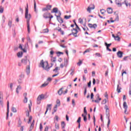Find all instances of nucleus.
<instances>
[{
	"label": "nucleus",
	"mask_w": 131,
	"mask_h": 131,
	"mask_svg": "<svg viewBox=\"0 0 131 131\" xmlns=\"http://www.w3.org/2000/svg\"><path fill=\"white\" fill-rule=\"evenodd\" d=\"M95 9V5H93L92 7H88L87 9L88 12H89V13H91V10H94Z\"/></svg>",
	"instance_id": "16"
},
{
	"label": "nucleus",
	"mask_w": 131,
	"mask_h": 131,
	"mask_svg": "<svg viewBox=\"0 0 131 131\" xmlns=\"http://www.w3.org/2000/svg\"><path fill=\"white\" fill-rule=\"evenodd\" d=\"M124 109H127V104H126V102H124L123 104Z\"/></svg>",
	"instance_id": "27"
},
{
	"label": "nucleus",
	"mask_w": 131,
	"mask_h": 131,
	"mask_svg": "<svg viewBox=\"0 0 131 131\" xmlns=\"http://www.w3.org/2000/svg\"><path fill=\"white\" fill-rule=\"evenodd\" d=\"M72 103L73 107H74V106H75V101L74 100V99H72Z\"/></svg>",
	"instance_id": "55"
},
{
	"label": "nucleus",
	"mask_w": 131,
	"mask_h": 131,
	"mask_svg": "<svg viewBox=\"0 0 131 131\" xmlns=\"http://www.w3.org/2000/svg\"><path fill=\"white\" fill-rule=\"evenodd\" d=\"M18 82L19 84H21V83H23V80L21 78L18 79Z\"/></svg>",
	"instance_id": "37"
},
{
	"label": "nucleus",
	"mask_w": 131,
	"mask_h": 131,
	"mask_svg": "<svg viewBox=\"0 0 131 131\" xmlns=\"http://www.w3.org/2000/svg\"><path fill=\"white\" fill-rule=\"evenodd\" d=\"M117 56L118 57V58H122V57H123V52L120 51H118L117 53Z\"/></svg>",
	"instance_id": "7"
},
{
	"label": "nucleus",
	"mask_w": 131,
	"mask_h": 131,
	"mask_svg": "<svg viewBox=\"0 0 131 131\" xmlns=\"http://www.w3.org/2000/svg\"><path fill=\"white\" fill-rule=\"evenodd\" d=\"M58 15H57V14H55V16L56 17H59V16H61V11H60L59 10L57 12Z\"/></svg>",
	"instance_id": "36"
},
{
	"label": "nucleus",
	"mask_w": 131,
	"mask_h": 131,
	"mask_svg": "<svg viewBox=\"0 0 131 131\" xmlns=\"http://www.w3.org/2000/svg\"><path fill=\"white\" fill-rule=\"evenodd\" d=\"M71 18V15H65L64 16V19H70Z\"/></svg>",
	"instance_id": "43"
},
{
	"label": "nucleus",
	"mask_w": 131,
	"mask_h": 131,
	"mask_svg": "<svg viewBox=\"0 0 131 131\" xmlns=\"http://www.w3.org/2000/svg\"><path fill=\"white\" fill-rule=\"evenodd\" d=\"M31 120H32V117H30L29 119V121L28 122V123H30V122H31Z\"/></svg>",
	"instance_id": "59"
},
{
	"label": "nucleus",
	"mask_w": 131,
	"mask_h": 131,
	"mask_svg": "<svg viewBox=\"0 0 131 131\" xmlns=\"http://www.w3.org/2000/svg\"><path fill=\"white\" fill-rule=\"evenodd\" d=\"M27 62H29V64H30V61H29V59L27 58V57H26L21 60V63L24 64V65H26L27 64Z\"/></svg>",
	"instance_id": "5"
},
{
	"label": "nucleus",
	"mask_w": 131,
	"mask_h": 131,
	"mask_svg": "<svg viewBox=\"0 0 131 131\" xmlns=\"http://www.w3.org/2000/svg\"><path fill=\"white\" fill-rule=\"evenodd\" d=\"M91 99L93 100L94 99V93H92L91 94Z\"/></svg>",
	"instance_id": "63"
},
{
	"label": "nucleus",
	"mask_w": 131,
	"mask_h": 131,
	"mask_svg": "<svg viewBox=\"0 0 131 131\" xmlns=\"http://www.w3.org/2000/svg\"><path fill=\"white\" fill-rule=\"evenodd\" d=\"M9 101H7V116L9 115Z\"/></svg>",
	"instance_id": "33"
},
{
	"label": "nucleus",
	"mask_w": 131,
	"mask_h": 131,
	"mask_svg": "<svg viewBox=\"0 0 131 131\" xmlns=\"http://www.w3.org/2000/svg\"><path fill=\"white\" fill-rule=\"evenodd\" d=\"M58 8H54L52 10V11H51V13H58Z\"/></svg>",
	"instance_id": "17"
},
{
	"label": "nucleus",
	"mask_w": 131,
	"mask_h": 131,
	"mask_svg": "<svg viewBox=\"0 0 131 131\" xmlns=\"http://www.w3.org/2000/svg\"><path fill=\"white\" fill-rule=\"evenodd\" d=\"M59 70V68L56 67L55 69L53 70L54 72H55L56 73H59V72L58 71Z\"/></svg>",
	"instance_id": "29"
},
{
	"label": "nucleus",
	"mask_w": 131,
	"mask_h": 131,
	"mask_svg": "<svg viewBox=\"0 0 131 131\" xmlns=\"http://www.w3.org/2000/svg\"><path fill=\"white\" fill-rule=\"evenodd\" d=\"M57 18V21H58V22H59V23H63V19H62V17H61V16H56Z\"/></svg>",
	"instance_id": "11"
},
{
	"label": "nucleus",
	"mask_w": 131,
	"mask_h": 131,
	"mask_svg": "<svg viewBox=\"0 0 131 131\" xmlns=\"http://www.w3.org/2000/svg\"><path fill=\"white\" fill-rule=\"evenodd\" d=\"M96 56H97V57H101V54L99 53H95Z\"/></svg>",
	"instance_id": "64"
},
{
	"label": "nucleus",
	"mask_w": 131,
	"mask_h": 131,
	"mask_svg": "<svg viewBox=\"0 0 131 131\" xmlns=\"http://www.w3.org/2000/svg\"><path fill=\"white\" fill-rule=\"evenodd\" d=\"M79 22L80 24H82L83 23V20L81 18H79Z\"/></svg>",
	"instance_id": "54"
},
{
	"label": "nucleus",
	"mask_w": 131,
	"mask_h": 131,
	"mask_svg": "<svg viewBox=\"0 0 131 131\" xmlns=\"http://www.w3.org/2000/svg\"><path fill=\"white\" fill-rule=\"evenodd\" d=\"M80 121H81V117H79L77 121L78 123H80Z\"/></svg>",
	"instance_id": "51"
},
{
	"label": "nucleus",
	"mask_w": 131,
	"mask_h": 131,
	"mask_svg": "<svg viewBox=\"0 0 131 131\" xmlns=\"http://www.w3.org/2000/svg\"><path fill=\"white\" fill-rule=\"evenodd\" d=\"M28 101V99L27 98V97H25V99H24V103H27Z\"/></svg>",
	"instance_id": "45"
},
{
	"label": "nucleus",
	"mask_w": 131,
	"mask_h": 131,
	"mask_svg": "<svg viewBox=\"0 0 131 131\" xmlns=\"http://www.w3.org/2000/svg\"><path fill=\"white\" fill-rule=\"evenodd\" d=\"M55 106H57V107H60V106H61V102L59 99H57L56 100V104Z\"/></svg>",
	"instance_id": "13"
},
{
	"label": "nucleus",
	"mask_w": 131,
	"mask_h": 131,
	"mask_svg": "<svg viewBox=\"0 0 131 131\" xmlns=\"http://www.w3.org/2000/svg\"><path fill=\"white\" fill-rule=\"evenodd\" d=\"M34 126V123H32L31 124L29 131L32 130V129H33Z\"/></svg>",
	"instance_id": "30"
},
{
	"label": "nucleus",
	"mask_w": 131,
	"mask_h": 131,
	"mask_svg": "<svg viewBox=\"0 0 131 131\" xmlns=\"http://www.w3.org/2000/svg\"><path fill=\"white\" fill-rule=\"evenodd\" d=\"M38 98H39V99L41 100H43L45 99V95H43V94H41L39 95Z\"/></svg>",
	"instance_id": "24"
},
{
	"label": "nucleus",
	"mask_w": 131,
	"mask_h": 131,
	"mask_svg": "<svg viewBox=\"0 0 131 131\" xmlns=\"http://www.w3.org/2000/svg\"><path fill=\"white\" fill-rule=\"evenodd\" d=\"M66 125V124H65V122L63 121V122H61V127H62V128H64Z\"/></svg>",
	"instance_id": "39"
},
{
	"label": "nucleus",
	"mask_w": 131,
	"mask_h": 131,
	"mask_svg": "<svg viewBox=\"0 0 131 131\" xmlns=\"http://www.w3.org/2000/svg\"><path fill=\"white\" fill-rule=\"evenodd\" d=\"M70 71H71L70 75L72 76H73V74H74L73 73H74V67H72Z\"/></svg>",
	"instance_id": "20"
},
{
	"label": "nucleus",
	"mask_w": 131,
	"mask_h": 131,
	"mask_svg": "<svg viewBox=\"0 0 131 131\" xmlns=\"http://www.w3.org/2000/svg\"><path fill=\"white\" fill-rule=\"evenodd\" d=\"M26 73L27 75H29V74H30V65L27 67Z\"/></svg>",
	"instance_id": "10"
},
{
	"label": "nucleus",
	"mask_w": 131,
	"mask_h": 131,
	"mask_svg": "<svg viewBox=\"0 0 131 131\" xmlns=\"http://www.w3.org/2000/svg\"><path fill=\"white\" fill-rule=\"evenodd\" d=\"M115 40H117L118 41H120V37H119V36L117 35L116 37H115Z\"/></svg>",
	"instance_id": "32"
},
{
	"label": "nucleus",
	"mask_w": 131,
	"mask_h": 131,
	"mask_svg": "<svg viewBox=\"0 0 131 131\" xmlns=\"http://www.w3.org/2000/svg\"><path fill=\"white\" fill-rule=\"evenodd\" d=\"M63 88H60L57 92V93L59 96H61L62 94H63Z\"/></svg>",
	"instance_id": "12"
},
{
	"label": "nucleus",
	"mask_w": 131,
	"mask_h": 131,
	"mask_svg": "<svg viewBox=\"0 0 131 131\" xmlns=\"http://www.w3.org/2000/svg\"><path fill=\"white\" fill-rule=\"evenodd\" d=\"M108 119V122H107V127H109V125H110V117L107 118Z\"/></svg>",
	"instance_id": "56"
},
{
	"label": "nucleus",
	"mask_w": 131,
	"mask_h": 131,
	"mask_svg": "<svg viewBox=\"0 0 131 131\" xmlns=\"http://www.w3.org/2000/svg\"><path fill=\"white\" fill-rule=\"evenodd\" d=\"M27 40L30 43H32V41H31V39H30V37L29 36L27 37Z\"/></svg>",
	"instance_id": "44"
},
{
	"label": "nucleus",
	"mask_w": 131,
	"mask_h": 131,
	"mask_svg": "<svg viewBox=\"0 0 131 131\" xmlns=\"http://www.w3.org/2000/svg\"><path fill=\"white\" fill-rule=\"evenodd\" d=\"M13 85H14V84L13 83H10L8 84V88H10V91H13Z\"/></svg>",
	"instance_id": "15"
},
{
	"label": "nucleus",
	"mask_w": 131,
	"mask_h": 131,
	"mask_svg": "<svg viewBox=\"0 0 131 131\" xmlns=\"http://www.w3.org/2000/svg\"><path fill=\"white\" fill-rule=\"evenodd\" d=\"M41 101V99H40V98L37 97V104H40Z\"/></svg>",
	"instance_id": "40"
},
{
	"label": "nucleus",
	"mask_w": 131,
	"mask_h": 131,
	"mask_svg": "<svg viewBox=\"0 0 131 131\" xmlns=\"http://www.w3.org/2000/svg\"><path fill=\"white\" fill-rule=\"evenodd\" d=\"M51 15V13H49V12H45L43 14V18H45V19H48L49 18H50V16Z\"/></svg>",
	"instance_id": "6"
},
{
	"label": "nucleus",
	"mask_w": 131,
	"mask_h": 131,
	"mask_svg": "<svg viewBox=\"0 0 131 131\" xmlns=\"http://www.w3.org/2000/svg\"><path fill=\"white\" fill-rule=\"evenodd\" d=\"M107 12L108 14H112V12H113L112 8H107Z\"/></svg>",
	"instance_id": "19"
},
{
	"label": "nucleus",
	"mask_w": 131,
	"mask_h": 131,
	"mask_svg": "<svg viewBox=\"0 0 131 131\" xmlns=\"http://www.w3.org/2000/svg\"><path fill=\"white\" fill-rule=\"evenodd\" d=\"M104 109H105L106 110V117L107 118H109V117H110V111H109V107H108V106H107V105H105Z\"/></svg>",
	"instance_id": "3"
},
{
	"label": "nucleus",
	"mask_w": 131,
	"mask_h": 131,
	"mask_svg": "<svg viewBox=\"0 0 131 131\" xmlns=\"http://www.w3.org/2000/svg\"><path fill=\"white\" fill-rule=\"evenodd\" d=\"M40 65L44 70L49 71L50 67H49V62L48 61H43V60H41L40 63Z\"/></svg>",
	"instance_id": "2"
},
{
	"label": "nucleus",
	"mask_w": 131,
	"mask_h": 131,
	"mask_svg": "<svg viewBox=\"0 0 131 131\" xmlns=\"http://www.w3.org/2000/svg\"><path fill=\"white\" fill-rule=\"evenodd\" d=\"M4 13V7L0 6V14H3Z\"/></svg>",
	"instance_id": "34"
},
{
	"label": "nucleus",
	"mask_w": 131,
	"mask_h": 131,
	"mask_svg": "<svg viewBox=\"0 0 131 131\" xmlns=\"http://www.w3.org/2000/svg\"><path fill=\"white\" fill-rule=\"evenodd\" d=\"M34 9L35 10V12H37V10H36V3L35 2V0H34Z\"/></svg>",
	"instance_id": "26"
},
{
	"label": "nucleus",
	"mask_w": 131,
	"mask_h": 131,
	"mask_svg": "<svg viewBox=\"0 0 131 131\" xmlns=\"http://www.w3.org/2000/svg\"><path fill=\"white\" fill-rule=\"evenodd\" d=\"M39 128H40V131L42 130V124H41V123L40 124Z\"/></svg>",
	"instance_id": "62"
},
{
	"label": "nucleus",
	"mask_w": 131,
	"mask_h": 131,
	"mask_svg": "<svg viewBox=\"0 0 131 131\" xmlns=\"http://www.w3.org/2000/svg\"><path fill=\"white\" fill-rule=\"evenodd\" d=\"M74 31V32H72V33L70 34L69 35H74L75 36V37H77V33H78V31H77L76 29H73V30H72V31Z\"/></svg>",
	"instance_id": "4"
},
{
	"label": "nucleus",
	"mask_w": 131,
	"mask_h": 131,
	"mask_svg": "<svg viewBox=\"0 0 131 131\" xmlns=\"http://www.w3.org/2000/svg\"><path fill=\"white\" fill-rule=\"evenodd\" d=\"M86 53H90V50H89V49L86 50L83 52V55H84V54H85Z\"/></svg>",
	"instance_id": "61"
},
{
	"label": "nucleus",
	"mask_w": 131,
	"mask_h": 131,
	"mask_svg": "<svg viewBox=\"0 0 131 131\" xmlns=\"http://www.w3.org/2000/svg\"><path fill=\"white\" fill-rule=\"evenodd\" d=\"M89 27L90 28H94V29H96L97 28V24H88Z\"/></svg>",
	"instance_id": "8"
},
{
	"label": "nucleus",
	"mask_w": 131,
	"mask_h": 131,
	"mask_svg": "<svg viewBox=\"0 0 131 131\" xmlns=\"http://www.w3.org/2000/svg\"><path fill=\"white\" fill-rule=\"evenodd\" d=\"M19 49H20V50H21V51H23L24 53H27V51L25 49H23V47H22V45H21V44L19 45Z\"/></svg>",
	"instance_id": "14"
},
{
	"label": "nucleus",
	"mask_w": 131,
	"mask_h": 131,
	"mask_svg": "<svg viewBox=\"0 0 131 131\" xmlns=\"http://www.w3.org/2000/svg\"><path fill=\"white\" fill-rule=\"evenodd\" d=\"M106 103H107V99H104L102 102V104H106Z\"/></svg>",
	"instance_id": "57"
},
{
	"label": "nucleus",
	"mask_w": 131,
	"mask_h": 131,
	"mask_svg": "<svg viewBox=\"0 0 131 131\" xmlns=\"http://www.w3.org/2000/svg\"><path fill=\"white\" fill-rule=\"evenodd\" d=\"M25 75L24 74H21L19 75V77L20 78H21V79L24 78Z\"/></svg>",
	"instance_id": "50"
},
{
	"label": "nucleus",
	"mask_w": 131,
	"mask_h": 131,
	"mask_svg": "<svg viewBox=\"0 0 131 131\" xmlns=\"http://www.w3.org/2000/svg\"><path fill=\"white\" fill-rule=\"evenodd\" d=\"M56 61V57H52L51 58V61L53 62L54 63H55Z\"/></svg>",
	"instance_id": "49"
},
{
	"label": "nucleus",
	"mask_w": 131,
	"mask_h": 131,
	"mask_svg": "<svg viewBox=\"0 0 131 131\" xmlns=\"http://www.w3.org/2000/svg\"><path fill=\"white\" fill-rule=\"evenodd\" d=\"M53 110L54 112H56L57 110H58V106H57V105H55L53 108Z\"/></svg>",
	"instance_id": "48"
},
{
	"label": "nucleus",
	"mask_w": 131,
	"mask_h": 131,
	"mask_svg": "<svg viewBox=\"0 0 131 131\" xmlns=\"http://www.w3.org/2000/svg\"><path fill=\"white\" fill-rule=\"evenodd\" d=\"M46 8H47V10L48 11H50V10H51V9L52 8V5H47Z\"/></svg>",
	"instance_id": "42"
},
{
	"label": "nucleus",
	"mask_w": 131,
	"mask_h": 131,
	"mask_svg": "<svg viewBox=\"0 0 131 131\" xmlns=\"http://www.w3.org/2000/svg\"><path fill=\"white\" fill-rule=\"evenodd\" d=\"M26 116H27L28 117H29V111L28 110L26 111Z\"/></svg>",
	"instance_id": "58"
},
{
	"label": "nucleus",
	"mask_w": 131,
	"mask_h": 131,
	"mask_svg": "<svg viewBox=\"0 0 131 131\" xmlns=\"http://www.w3.org/2000/svg\"><path fill=\"white\" fill-rule=\"evenodd\" d=\"M115 3L118 7H121V3H119V1L116 0Z\"/></svg>",
	"instance_id": "31"
},
{
	"label": "nucleus",
	"mask_w": 131,
	"mask_h": 131,
	"mask_svg": "<svg viewBox=\"0 0 131 131\" xmlns=\"http://www.w3.org/2000/svg\"><path fill=\"white\" fill-rule=\"evenodd\" d=\"M11 111H12V112H14V113H16V112H17V109H16L15 107H12Z\"/></svg>",
	"instance_id": "28"
},
{
	"label": "nucleus",
	"mask_w": 131,
	"mask_h": 131,
	"mask_svg": "<svg viewBox=\"0 0 131 131\" xmlns=\"http://www.w3.org/2000/svg\"><path fill=\"white\" fill-rule=\"evenodd\" d=\"M25 18L27 19V25L28 33H30V26L29 25V21L31 19V14H28V4H27V8L25 12Z\"/></svg>",
	"instance_id": "1"
},
{
	"label": "nucleus",
	"mask_w": 131,
	"mask_h": 131,
	"mask_svg": "<svg viewBox=\"0 0 131 131\" xmlns=\"http://www.w3.org/2000/svg\"><path fill=\"white\" fill-rule=\"evenodd\" d=\"M51 109H52V104H48L46 111L45 112V114H47V113H48V111H49V110H51Z\"/></svg>",
	"instance_id": "9"
},
{
	"label": "nucleus",
	"mask_w": 131,
	"mask_h": 131,
	"mask_svg": "<svg viewBox=\"0 0 131 131\" xmlns=\"http://www.w3.org/2000/svg\"><path fill=\"white\" fill-rule=\"evenodd\" d=\"M100 13L101 14H102V15H104V14L106 13V10H105L104 9H101L100 10Z\"/></svg>",
	"instance_id": "38"
},
{
	"label": "nucleus",
	"mask_w": 131,
	"mask_h": 131,
	"mask_svg": "<svg viewBox=\"0 0 131 131\" xmlns=\"http://www.w3.org/2000/svg\"><path fill=\"white\" fill-rule=\"evenodd\" d=\"M55 128H56V129H59V124H57V123H55Z\"/></svg>",
	"instance_id": "53"
},
{
	"label": "nucleus",
	"mask_w": 131,
	"mask_h": 131,
	"mask_svg": "<svg viewBox=\"0 0 131 131\" xmlns=\"http://www.w3.org/2000/svg\"><path fill=\"white\" fill-rule=\"evenodd\" d=\"M21 89H22L21 86H20V85L17 86L16 89V92L17 93V94H19V91H18V90H21Z\"/></svg>",
	"instance_id": "23"
},
{
	"label": "nucleus",
	"mask_w": 131,
	"mask_h": 131,
	"mask_svg": "<svg viewBox=\"0 0 131 131\" xmlns=\"http://www.w3.org/2000/svg\"><path fill=\"white\" fill-rule=\"evenodd\" d=\"M30 104H29V108L30 110V112L31 111V106L32 105V103H31V101H30Z\"/></svg>",
	"instance_id": "47"
},
{
	"label": "nucleus",
	"mask_w": 131,
	"mask_h": 131,
	"mask_svg": "<svg viewBox=\"0 0 131 131\" xmlns=\"http://www.w3.org/2000/svg\"><path fill=\"white\" fill-rule=\"evenodd\" d=\"M81 64H82V61L79 60V61L77 63V65L78 66H80V65H81Z\"/></svg>",
	"instance_id": "52"
},
{
	"label": "nucleus",
	"mask_w": 131,
	"mask_h": 131,
	"mask_svg": "<svg viewBox=\"0 0 131 131\" xmlns=\"http://www.w3.org/2000/svg\"><path fill=\"white\" fill-rule=\"evenodd\" d=\"M84 113L86 115V114H88V113L86 112V107H84Z\"/></svg>",
	"instance_id": "60"
},
{
	"label": "nucleus",
	"mask_w": 131,
	"mask_h": 131,
	"mask_svg": "<svg viewBox=\"0 0 131 131\" xmlns=\"http://www.w3.org/2000/svg\"><path fill=\"white\" fill-rule=\"evenodd\" d=\"M101 100H102V98H99V100H98V98H97L96 100H94V102H95V103H98V104H99V103H100V101H101Z\"/></svg>",
	"instance_id": "41"
},
{
	"label": "nucleus",
	"mask_w": 131,
	"mask_h": 131,
	"mask_svg": "<svg viewBox=\"0 0 131 131\" xmlns=\"http://www.w3.org/2000/svg\"><path fill=\"white\" fill-rule=\"evenodd\" d=\"M48 84H49V82H45L44 83H43L41 85V88H45V87L47 86V85H48Z\"/></svg>",
	"instance_id": "22"
},
{
	"label": "nucleus",
	"mask_w": 131,
	"mask_h": 131,
	"mask_svg": "<svg viewBox=\"0 0 131 131\" xmlns=\"http://www.w3.org/2000/svg\"><path fill=\"white\" fill-rule=\"evenodd\" d=\"M120 90H121V88H119V85H117V91L118 93H120V92H121V91H120Z\"/></svg>",
	"instance_id": "35"
},
{
	"label": "nucleus",
	"mask_w": 131,
	"mask_h": 131,
	"mask_svg": "<svg viewBox=\"0 0 131 131\" xmlns=\"http://www.w3.org/2000/svg\"><path fill=\"white\" fill-rule=\"evenodd\" d=\"M104 45H105V46H106V48H109L111 46L112 44L111 43L108 44V43H107V42H105Z\"/></svg>",
	"instance_id": "46"
},
{
	"label": "nucleus",
	"mask_w": 131,
	"mask_h": 131,
	"mask_svg": "<svg viewBox=\"0 0 131 131\" xmlns=\"http://www.w3.org/2000/svg\"><path fill=\"white\" fill-rule=\"evenodd\" d=\"M4 100V95H3V93H0V101H3Z\"/></svg>",
	"instance_id": "25"
},
{
	"label": "nucleus",
	"mask_w": 131,
	"mask_h": 131,
	"mask_svg": "<svg viewBox=\"0 0 131 131\" xmlns=\"http://www.w3.org/2000/svg\"><path fill=\"white\" fill-rule=\"evenodd\" d=\"M17 55L18 58H21L23 56V52H18L17 53Z\"/></svg>",
	"instance_id": "18"
},
{
	"label": "nucleus",
	"mask_w": 131,
	"mask_h": 131,
	"mask_svg": "<svg viewBox=\"0 0 131 131\" xmlns=\"http://www.w3.org/2000/svg\"><path fill=\"white\" fill-rule=\"evenodd\" d=\"M13 23V21H12L11 20H9L8 21V26L9 27V28H11V27H12V24Z\"/></svg>",
	"instance_id": "21"
}]
</instances>
